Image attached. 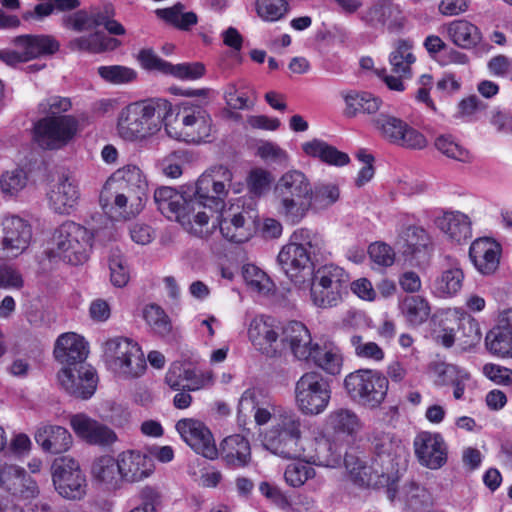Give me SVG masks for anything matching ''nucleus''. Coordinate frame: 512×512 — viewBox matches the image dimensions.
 Instances as JSON below:
<instances>
[{
	"label": "nucleus",
	"instance_id": "1",
	"mask_svg": "<svg viewBox=\"0 0 512 512\" xmlns=\"http://www.w3.org/2000/svg\"><path fill=\"white\" fill-rule=\"evenodd\" d=\"M375 458L372 465L360 458L346 454L344 464L355 482L362 486H386L387 496L394 500L397 496L394 477L395 460L401 455L403 447L393 434L376 432L372 439Z\"/></svg>",
	"mask_w": 512,
	"mask_h": 512
},
{
	"label": "nucleus",
	"instance_id": "2",
	"mask_svg": "<svg viewBox=\"0 0 512 512\" xmlns=\"http://www.w3.org/2000/svg\"><path fill=\"white\" fill-rule=\"evenodd\" d=\"M88 350L83 337L68 332L60 335L55 343L54 356L65 365L57 377L61 387L70 395L90 398L97 386L96 371L85 363Z\"/></svg>",
	"mask_w": 512,
	"mask_h": 512
},
{
	"label": "nucleus",
	"instance_id": "3",
	"mask_svg": "<svg viewBox=\"0 0 512 512\" xmlns=\"http://www.w3.org/2000/svg\"><path fill=\"white\" fill-rule=\"evenodd\" d=\"M148 182L141 169L126 165L115 171L100 193V204L106 213L120 210L124 216L138 214L147 200Z\"/></svg>",
	"mask_w": 512,
	"mask_h": 512
},
{
	"label": "nucleus",
	"instance_id": "4",
	"mask_svg": "<svg viewBox=\"0 0 512 512\" xmlns=\"http://www.w3.org/2000/svg\"><path fill=\"white\" fill-rule=\"evenodd\" d=\"M154 200L159 211L169 219L177 221L188 233L208 238L217 228L216 223H209L208 206L188 196L185 190L176 191L164 186L155 190Z\"/></svg>",
	"mask_w": 512,
	"mask_h": 512
},
{
	"label": "nucleus",
	"instance_id": "5",
	"mask_svg": "<svg viewBox=\"0 0 512 512\" xmlns=\"http://www.w3.org/2000/svg\"><path fill=\"white\" fill-rule=\"evenodd\" d=\"M169 111L170 102L162 98L131 103L118 115V135L126 141L145 140L165 127Z\"/></svg>",
	"mask_w": 512,
	"mask_h": 512
},
{
	"label": "nucleus",
	"instance_id": "6",
	"mask_svg": "<svg viewBox=\"0 0 512 512\" xmlns=\"http://www.w3.org/2000/svg\"><path fill=\"white\" fill-rule=\"evenodd\" d=\"M312 184L298 169L283 173L272 190L273 204L279 216L291 224L300 223L311 209Z\"/></svg>",
	"mask_w": 512,
	"mask_h": 512
},
{
	"label": "nucleus",
	"instance_id": "7",
	"mask_svg": "<svg viewBox=\"0 0 512 512\" xmlns=\"http://www.w3.org/2000/svg\"><path fill=\"white\" fill-rule=\"evenodd\" d=\"M212 120L200 106L184 103L170 111L165 122L167 135L175 140L187 143L205 141L211 133Z\"/></svg>",
	"mask_w": 512,
	"mask_h": 512
},
{
	"label": "nucleus",
	"instance_id": "8",
	"mask_svg": "<svg viewBox=\"0 0 512 512\" xmlns=\"http://www.w3.org/2000/svg\"><path fill=\"white\" fill-rule=\"evenodd\" d=\"M103 359L107 368L124 379L141 377L147 364L141 347L132 339L114 337L103 343Z\"/></svg>",
	"mask_w": 512,
	"mask_h": 512
},
{
	"label": "nucleus",
	"instance_id": "9",
	"mask_svg": "<svg viewBox=\"0 0 512 512\" xmlns=\"http://www.w3.org/2000/svg\"><path fill=\"white\" fill-rule=\"evenodd\" d=\"M93 234L72 221L64 222L54 232L49 256L60 258L71 265H80L89 258Z\"/></svg>",
	"mask_w": 512,
	"mask_h": 512
},
{
	"label": "nucleus",
	"instance_id": "10",
	"mask_svg": "<svg viewBox=\"0 0 512 512\" xmlns=\"http://www.w3.org/2000/svg\"><path fill=\"white\" fill-rule=\"evenodd\" d=\"M323 239L316 232L307 228L297 229L291 241L284 245L277 256V262L284 273L296 280L301 271L309 267L310 253L319 252Z\"/></svg>",
	"mask_w": 512,
	"mask_h": 512
},
{
	"label": "nucleus",
	"instance_id": "11",
	"mask_svg": "<svg viewBox=\"0 0 512 512\" xmlns=\"http://www.w3.org/2000/svg\"><path fill=\"white\" fill-rule=\"evenodd\" d=\"M79 131L73 115L44 116L33 127V141L43 150H60L69 145Z\"/></svg>",
	"mask_w": 512,
	"mask_h": 512
},
{
	"label": "nucleus",
	"instance_id": "12",
	"mask_svg": "<svg viewBox=\"0 0 512 512\" xmlns=\"http://www.w3.org/2000/svg\"><path fill=\"white\" fill-rule=\"evenodd\" d=\"M294 399L298 410L308 416L323 413L331 399L329 382L317 371L305 372L295 383Z\"/></svg>",
	"mask_w": 512,
	"mask_h": 512
},
{
	"label": "nucleus",
	"instance_id": "13",
	"mask_svg": "<svg viewBox=\"0 0 512 512\" xmlns=\"http://www.w3.org/2000/svg\"><path fill=\"white\" fill-rule=\"evenodd\" d=\"M388 386V379L381 372L371 369L356 370L344 379L347 394L370 408H376L384 401Z\"/></svg>",
	"mask_w": 512,
	"mask_h": 512
},
{
	"label": "nucleus",
	"instance_id": "14",
	"mask_svg": "<svg viewBox=\"0 0 512 512\" xmlns=\"http://www.w3.org/2000/svg\"><path fill=\"white\" fill-rule=\"evenodd\" d=\"M232 179V172L227 167L219 165L202 174L194 186H188L183 190L188 192V196H193L208 206L210 211H218L225 205Z\"/></svg>",
	"mask_w": 512,
	"mask_h": 512
},
{
	"label": "nucleus",
	"instance_id": "15",
	"mask_svg": "<svg viewBox=\"0 0 512 512\" xmlns=\"http://www.w3.org/2000/svg\"><path fill=\"white\" fill-rule=\"evenodd\" d=\"M52 478L56 491L63 498L81 500L86 495V478L76 460L67 457L55 460Z\"/></svg>",
	"mask_w": 512,
	"mask_h": 512
},
{
	"label": "nucleus",
	"instance_id": "16",
	"mask_svg": "<svg viewBox=\"0 0 512 512\" xmlns=\"http://www.w3.org/2000/svg\"><path fill=\"white\" fill-rule=\"evenodd\" d=\"M283 326L271 316L256 315L247 325L248 339L256 350L274 357L281 355V329Z\"/></svg>",
	"mask_w": 512,
	"mask_h": 512
},
{
	"label": "nucleus",
	"instance_id": "17",
	"mask_svg": "<svg viewBox=\"0 0 512 512\" xmlns=\"http://www.w3.org/2000/svg\"><path fill=\"white\" fill-rule=\"evenodd\" d=\"M30 225L20 217H6L0 222V251L7 257H17L29 246Z\"/></svg>",
	"mask_w": 512,
	"mask_h": 512
},
{
	"label": "nucleus",
	"instance_id": "18",
	"mask_svg": "<svg viewBox=\"0 0 512 512\" xmlns=\"http://www.w3.org/2000/svg\"><path fill=\"white\" fill-rule=\"evenodd\" d=\"M182 439L197 453L205 458L214 459L218 449L211 431L202 422L193 419H182L176 424Z\"/></svg>",
	"mask_w": 512,
	"mask_h": 512
},
{
	"label": "nucleus",
	"instance_id": "19",
	"mask_svg": "<svg viewBox=\"0 0 512 512\" xmlns=\"http://www.w3.org/2000/svg\"><path fill=\"white\" fill-rule=\"evenodd\" d=\"M281 353L289 350L293 356L301 361H308L318 346L313 343L310 331L301 322L291 321L281 329Z\"/></svg>",
	"mask_w": 512,
	"mask_h": 512
},
{
	"label": "nucleus",
	"instance_id": "20",
	"mask_svg": "<svg viewBox=\"0 0 512 512\" xmlns=\"http://www.w3.org/2000/svg\"><path fill=\"white\" fill-rule=\"evenodd\" d=\"M0 487L19 500L33 499L39 495L36 481L23 468L12 464L0 466Z\"/></svg>",
	"mask_w": 512,
	"mask_h": 512
},
{
	"label": "nucleus",
	"instance_id": "21",
	"mask_svg": "<svg viewBox=\"0 0 512 512\" xmlns=\"http://www.w3.org/2000/svg\"><path fill=\"white\" fill-rule=\"evenodd\" d=\"M121 483H138L149 478L155 470L151 456L139 450H126L117 455Z\"/></svg>",
	"mask_w": 512,
	"mask_h": 512
},
{
	"label": "nucleus",
	"instance_id": "22",
	"mask_svg": "<svg viewBox=\"0 0 512 512\" xmlns=\"http://www.w3.org/2000/svg\"><path fill=\"white\" fill-rule=\"evenodd\" d=\"M69 423L75 434L88 444L105 447L117 441V435L111 428L86 414L71 415Z\"/></svg>",
	"mask_w": 512,
	"mask_h": 512
},
{
	"label": "nucleus",
	"instance_id": "23",
	"mask_svg": "<svg viewBox=\"0 0 512 512\" xmlns=\"http://www.w3.org/2000/svg\"><path fill=\"white\" fill-rule=\"evenodd\" d=\"M414 448L420 463L430 469L440 468L447 460V447L440 434H418L414 440Z\"/></svg>",
	"mask_w": 512,
	"mask_h": 512
},
{
	"label": "nucleus",
	"instance_id": "24",
	"mask_svg": "<svg viewBox=\"0 0 512 512\" xmlns=\"http://www.w3.org/2000/svg\"><path fill=\"white\" fill-rule=\"evenodd\" d=\"M486 345L497 356H512V307L499 311L495 326L486 336Z\"/></svg>",
	"mask_w": 512,
	"mask_h": 512
},
{
	"label": "nucleus",
	"instance_id": "25",
	"mask_svg": "<svg viewBox=\"0 0 512 512\" xmlns=\"http://www.w3.org/2000/svg\"><path fill=\"white\" fill-rule=\"evenodd\" d=\"M500 253V245L490 238L484 237L472 242L469 258L479 273L491 275L498 269Z\"/></svg>",
	"mask_w": 512,
	"mask_h": 512
},
{
	"label": "nucleus",
	"instance_id": "26",
	"mask_svg": "<svg viewBox=\"0 0 512 512\" xmlns=\"http://www.w3.org/2000/svg\"><path fill=\"white\" fill-rule=\"evenodd\" d=\"M443 260L442 271L434 281L433 292L438 297L446 298L460 292L465 276L459 260L449 255Z\"/></svg>",
	"mask_w": 512,
	"mask_h": 512
},
{
	"label": "nucleus",
	"instance_id": "27",
	"mask_svg": "<svg viewBox=\"0 0 512 512\" xmlns=\"http://www.w3.org/2000/svg\"><path fill=\"white\" fill-rule=\"evenodd\" d=\"M254 221L247 212L230 214L225 212L217 222L220 233L230 242L242 243L249 240L253 234Z\"/></svg>",
	"mask_w": 512,
	"mask_h": 512
},
{
	"label": "nucleus",
	"instance_id": "28",
	"mask_svg": "<svg viewBox=\"0 0 512 512\" xmlns=\"http://www.w3.org/2000/svg\"><path fill=\"white\" fill-rule=\"evenodd\" d=\"M79 198V189L68 176L60 177L48 193L49 205L58 214H70Z\"/></svg>",
	"mask_w": 512,
	"mask_h": 512
},
{
	"label": "nucleus",
	"instance_id": "29",
	"mask_svg": "<svg viewBox=\"0 0 512 512\" xmlns=\"http://www.w3.org/2000/svg\"><path fill=\"white\" fill-rule=\"evenodd\" d=\"M35 441L45 452L60 454L70 449L73 438L65 427L46 423L38 427Z\"/></svg>",
	"mask_w": 512,
	"mask_h": 512
},
{
	"label": "nucleus",
	"instance_id": "30",
	"mask_svg": "<svg viewBox=\"0 0 512 512\" xmlns=\"http://www.w3.org/2000/svg\"><path fill=\"white\" fill-rule=\"evenodd\" d=\"M435 224L451 241L458 244L472 237V221L460 211L445 212L435 219Z\"/></svg>",
	"mask_w": 512,
	"mask_h": 512
},
{
	"label": "nucleus",
	"instance_id": "31",
	"mask_svg": "<svg viewBox=\"0 0 512 512\" xmlns=\"http://www.w3.org/2000/svg\"><path fill=\"white\" fill-rule=\"evenodd\" d=\"M252 413L256 424L265 425L271 420L272 415L276 414V411L274 405L262 399L258 391L247 389L239 400L238 414L247 417Z\"/></svg>",
	"mask_w": 512,
	"mask_h": 512
},
{
	"label": "nucleus",
	"instance_id": "32",
	"mask_svg": "<svg viewBox=\"0 0 512 512\" xmlns=\"http://www.w3.org/2000/svg\"><path fill=\"white\" fill-rule=\"evenodd\" d=\"M13 43L21 50L25 61L54 54L60 47L59 42L50 35H22L16 37Z\"/></svg>",
	"mask_w": 512,
	"mask_h": 512
},
{
	"label": "nucleus",
	"instance_id": "33",
	"mask_svg": "<svg viewBox=\"0 0 512 512\" xmlns=\"http://www.w3.org/2000/svg\"><path fill=\"white\" fill-rule=\"evenodd\" d=\"M165 383L175 391H197L204 387L205 378L189 365L174 362L165 375Z\"/></svg>",
	"mask_w": 512,
	"mask_h": 512
},
{
	"label": "nucleus",
	"instance_id": "34",
	"mask_svg": "<svg viewBox=\"0 0 512 512\" xmlns=\"http://www.w3.org/2000/svg\"><path fill=\"white\" fill-rule=\"evenodd\" d=\"M300 458L318 466L333 468L340 464L342 454L335 443L320 437L313 439L309 451L303 448V455Z\"/></svg>",
	"mask_w": 512,
	"mask_h": 512
},
{
	"label": "nucleus",
	"instance_id": "35",
	"mask_svg": "<svg viewBox=\"0 0 512 512\" xmlns=\"http://www.w3.org/2000/svg\"><path fill=\"white\" fill-rule=\"evenodd\" d=\"M220 454L228 466L245 467L251 461L250 443L239 434L228 436L220 444Z\"/></svg>",
	"mask_w": 512,
	"mask_h": 512
},
{
	"label": "nucleus",
	"instance_id": "36",
	"mask_svg": "<svg viewBox=\"0 0 512 512\" xmlns=\"http://www.w3.org/2000/svg\"><path fill=\"white\" fill-rule=\"evenodd\" d=\"M120 46V41L108 37L104 32L94 30L88 35H82L71 39L67 47L73 52H87L100 54L106 51L115 50Z\"/></svg>",
	"mask_w": 512,
	"mask_h": 512
},
{
	"label": "nucleus",
	"instance_id": "37",
	"mask_svg": "<svg viewBox=\"0 0 512 512\" xmlns=\"http://www.w3.org/2000/svg\"><path fill=\"white\" fill-rule=\"evenodd\" d=\"M263 444L267 450L283 458H300L303 455L301 440L278 430L269 429L264 435Z\"/></svg>",
	"mask_w": 512,
	"mask_h": 512
},
{
	"label": "nucleus",
	"instance_id": "38",
	"mask_svg": "<svg viewBox=\"0 0 512 512\" xmlns=\"http://www.w3.org/2000/svg\"><path fill=\"white\" fill-rule=\"evenodd\" d=\"M91 476L94 481L108 489H118L122 485L117 458L111 455H102L93 461Z\"/></svg>",
	"mask_w": 512,
	"mask_h": 512
},
{
	"label": "nucleus",
	"instance_id": "39",
	"mask_svg": "<svg viewBox=\"0 0 512 512\" xmlns=\"http://www.w3.org/2000/svg\"><path fill=\"white\" fill-rule=\"evenodd\" d=\"M443 32L457 46L470 49L481 41V32L477 26L466 20H454L442 26Z\"/></svg>",
	"mask_w": 512,
	"mask_h": 512
},
{
	"label": "nucleus",
	"instance_id": "40",
	"mask_svg": "<svg viewBox=\"0 0 512 512\" xmlns=\"http://www.w3.org/2000/svg\"><path fill=\"white\" fill-rule=\"evenodd\" d=\"M302 149L308 156L319 158L329 165L343 166L349 162L346 153L319 139L303 143Z\"/></svg>",
	"mask_w": 512,
	"mask_h": 512
},
{
	"label": "nucleus",
	"instance_id": "41",
	"mask_svg": "<svg viewBox=\"0 0 512 512\" xmlns=\"http://www.w3.org/2000/svg\"><path fill=\"white\" fill-rule=\"evenodd\" d=\"M399 309L405 320L412 326L424 323L431 312L427 299L419 295L403 297L399 302Z\"/></svg>",
	"mask_w": 512,
	"mask_h": 512
},
{
	"label": "nucleus",
	"instance_id": "42",
	"mask_svg": "<svg viewBox=\"0 0 512 512\" xmlns=\"http://www.w3.org/2000/svg\"><path fill=\"white\" fill-rule=\"evenodd\" d=\"M155 14L161 20L182 31L190 30L198 22L197 15L192 11L185 12V6L180 2L168 8L156 9Z\"/></svg>",
	"mask_w": 512,
	"mask_h": 512
},
{
	"label": "nucleus",
	"instance_id": "43",
	"mask_svg": "<svg viewBox=\"0 0 512 512\" xmlns=\"http://www.w3.org/2000/svg\"><path fill=\"white\" fill-rule=\"evenodd\" d=\"M326 425L335 432L348 435L358 432L362 427L356 413L347 408H338L331 411L326 418Z\"/></svg>",
	"mask_w": 512,
	"mask_h": 512
},
{
	"label": "nucleus",
	"instance_id": "44",
	"mask_svg": "<svg viewBox=\"0 0 512 512\" xmlns=\"http://www.w3.org/2000/svg\"><path fill=\"white\" fill-rule=\"evenodd\" d=\"M312 281L329 285L332 290H338L344 294L349 282V275L343 268L335 264H325L314 271Z\"/></svg>",
	"mask_w": 512,
	"mask_h": 512
},
{
	"label": "nucleus",
	"instance_id": "45",
	"mask_svg": "<svg viewBox=\"0 0 512 512\" xmlns=\"http://www.w3.org/2000/svg\"><path fill=\"white\" fill-rule=\"evenodd\" d=\"M345 114L354 117L357 113H376L381 100L368 92H350L345 96Z\"/></svg>",
	"mask_w": 512,
	"mask_h": 512
},
{
	"label": "nucleus",
	"instance_id": "46",
	"mask_svg": "<svg viewBox=\"0 0 512 512\" xmlns=\"http://www.w3.org/2000/svg\"><path fill=\"white\" fill-rule=\"evenodd\" d=\"M412 45L405 40H399L395 49L391 52L389 62L392 71L405 78L411 76V65L415 62V56L412 53Z\"/></svg>",
	"mask_w": 512,
	"mask_h": 512
},
{
	"label": "nucleus",
	"instance_id": "47",
	"mask_svg": "<svg viewBox=\"0 0 512 512\" xmlns=\"http://www.w3.org/2000/svg\"><path fill=\"white\" fill-rule=\"evenodd\" d=\"M100 15L101 10L99 9L79 10L65 17L64 25L75 32L94 31L99 27V22L103 20Z\"/></svg>",
	"mask_w": 512,
	"mask_h": 512
},
{
	"label": "nucleus",
	"instance_id": "48",
	"mask_svg": "<svg viewBox=\"0 0 512 512\" xmlns=\"http://www.w3.org/2000/svg\"><path fill=\"white\" fill-rule=\"evenodd\" d=\"M429 373L437 386H447L460 378H469V374L465 370L445 362L431 363L429 365Z\"/></svg>",
	"mask_w": 512,
	"mask_h": 512
},
{
	"label": "nucleus",
	"instance_id": "49",
	"mask_svg": "<svg viewBox=\"0 0 512 512\" xmlns=\"http://www.w3.org/2000/svg\"><path fill=\"white\" fill-rule=\"evenodd\" d=\"M310 360L330 375H338L341 372L342 356L337 349L322 348L318 345Z\"/></svg>",
	"mask_w": 512,
	"mask_h": 512
},
{
	"label": "nucleus",
	"instance_id": "50",
	"mask_svg": "<svg viewBox=\"0 0 512 512\" xmlns=\"http://www.w3.org/2000/svg\"><path fill=\"white\" fill-rule=\"evenodd\" d=\"M373 126L380 134L392 143H396L399 136L403 133L406 123L389 114L380 113L372 120Z\"/></svg>",
	"mask_w": 512,
	"mask_h": 512
},
{
	"label": "nucleus",
	"instance_id": "51",
	"mask_svg": "<svg viewBox=\"0 0 512 512\" xmlns=\"http://www.w3.org/2000/svg\"><path fill=\"white\" fill-rule=\"evenodd\" d=\"M304 428L305 423L302 418L296 412L288 410L279 412L276 423L270 429L301 440Z\"/></svg>",
	"mask_w": 512,
	"mask_h": 512
},
{
	"label": "nucleus",
	"instance_id": "52",
	"mask_svg": "<svg viewBox=\"0 0 512 512\" xmlns=\"http://www.w3.org/2000/svg\"><path fill=\"white\" fill-rule=\"evenodd\" d=\"M111 283L116 287H124L130 279L127 261L118 248L110 251L108 257Z\"/></svg>",
	"mask_w": 512,
	"mask_h": 512
},
{
	"label": "nucleus",
	"instance_id": "53",
	"mask_svg": "<svg viewBox=\"0 0 512 512\" xmlns=\"http://www.w3.org/2000/svg\"><path fill=\"white\" fill-rule=\"evenodd\" d=\"M311 300L319 308H331L337 306L342 301L343 293L338 290H332L329 285L312 281Z\"/></svg>",
	"mask_w": 512,
	"mask_h": 512
},
{
	"label": "nucleus",
	"instance_id": "54",
	"mask_svg": "<svg viewBox=\"0 0 512 512\" xmlns=\"http://www.w3.org/2000/svg\"><path fill=\"white\" fill-rule=\"evenodd\" d=\"M289 5L286 0H256L257 15L266 22H275L282 19L288 12Z\"/></svg>",
	"mask_w": 512,
	"mask_h": 512
},
{
	"label": "nucleus",
	"instance_id": "55",
	"mask_svg": "<svg viewBox=\"0 0 512 512\" xmlns=\"http://www.w3.org/2000/svg\"><path fill=\"white\" fill-rule=\"evenodd\" d=\"M97 71L103 80L114 85L131 83L137 78L134 69L122 65L100 66Z\"/></svg>",
	"mask_w": 512,
	"mask_h": 512
},
{
	"label": "nucleus",
	"instance_id": "56",
	"mask_svg": "<svg viewBox=\"0 0 512 512\" xmlns=\"http://www.w3.org/2000/svg\"><path fill=\"white\" fill-rule=\"evenodd\" d=\"M27 174L23 169L5 171L0 176V190L5 196H15L27 184Z\"/></svg>",
	"mask_w": 512,
	"mask_h": 512
},
{
	"label": "nucleus",
	"instance_id": "57",
	"mask_svg": "<svg viewBox=\"0 0 512 512\" xmlns=\"http://www.w3.org/2000/svg\"><path fill=\"white\" fill-rule=\"evenodd\" d=\"M311 207L325 209L336 203L340 197L338 186L332 183H322L312 187Z\"/></svg>",
	"mask_w": 512,
	"mask_h": 512
},
{
	"label": "nucleus",
	"instance_id": "58",
	"mask_svg": "<svg viewBox=\"0 0 512 512\" xmlns=\"http://www.w3.org/2000/svg\"><path fill=\"white\" fill-rule=\"evenodd\" d=\"M350 345L357 357L372 361H382L384 359L383 349L375 342L366 341L360 335L354 334L350 337Z\"/></svg>",
	"mask_w": 512,
	"mask_h": 512
},
{
	"label": "nucleus",
	"instance_id": "59",
	"mask_svg": "<svg viewBox=\"0 0 512 512\" xmlns=\"http://www.w3.org/2000/svg\"><path fill=\"white\" fill-rule=\"evenodd\" d=\"M307 460L291 463L287 466L284 477L292 487H300L315 476V470Z\"/></svg>",
	"mask_w": 512,
	"mask_h": 512
},
{
	"label": "nucleus",
	"instance_id": "60",
	"mask_svg": "<svg viewBox=\"0 0 512 512\" xmlns=\"http://www.w3.org/2000/svg\"><path fill=\"white\" fill-rule=\"evenodd\" d=\"M435 147L448 158L461 162H468L470 160L469 151L456 142L450 135H441L437 137L435 140Z\"/></svg>",
	"mask_w": 512,
	"mask_h": 512
},
{
	"label": "nucleus",
	"instance_id": "61",
	"mask_svg": "<svg viewBox=\"0 0 512 512\" xmlns=\"http://www.w3.org/2000/svg\"><path fill=\"white\" fill-rule=\"evenodd\" d=\"M144 318L157 334L166 336L171 332V322L161 307L157 305L147 306L144 310Z\"/></svg>",
	"mask_w": 512,
	"mask_h": 512
},
{
	"label": "nucleus",
	"instance_id": "62",
	"mask_svg": "<svg viewBox=\"0 0 512 512\" xmlns=\"http://www.w3.org/2000/svg\"><path fill=\"white\" fill-rule=\"evenodd\" d=\"M243 277L246 283L259 293L266 294L270 292L273 287L266 273L255 265H245L243 268Z\"/></svg>",
	"mask_w": 512,
	"mask_h": 512
},
{
	"label": "nucleus",
	"instance_id": "63",
	"mask_svg": "<svg viewBox=\"0 0 512 512\" xmlns=\"http://www.w3.org/2000/svg\"><path fill=\"white\" fill-rule=\"evenodd\" d=\"M401 498L412 508L426 506L431 503L430 493L414 482L405 485L400 492Z\"/></svg>",
	"mask_w": 512,
	"mask_h": 512
},
{
	"label": "nucleus",
	"instance_id": "64",
	"mask_svg": "<svg viewBox=\"0 0 512 512\" xmlns=\"http://www.w3.org/2000/svg\"><path fill=\"white\" fill-rule=\"evenodd\" d=\"M257 155L264 161L278 165H287L289 156L279 145L270 141L261 142L257 147Z\"/></svg>",
	"mask_w": 512,
	"mask_h": 512
}]
</instances>
